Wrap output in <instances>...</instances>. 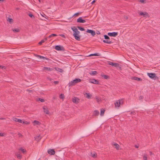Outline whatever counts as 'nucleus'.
Segmentation results:
<instances>
[{"label": "nucleus", "instance_id": "1", "mask_svg": "<svg viewBox=\"0 0 160 160\" xmlns=\"http://www.w3.org/2000/svg\"><path fill=\"white\" fill-rule=\"evenodd\" d=\"M71 28L73 31V35L75 39L78 41L80 40V32L75 27H71Z\"/></svg>", "mask_w": 160, "mask_h": 160}, {"label": "nucleus", "instance_id": "2", "mask_svg": "<svg viewBox=\"0 0 160 160\" xmlns=\"http://www.w3.org/2000/svg\"><path fill=\"white\" fill-rule=\"evenodd\" d=\"M124 100L123 99H120L117 100L114 103L115 107L117 108H118L120 107V105H122L123 104Z\"/></svg>", "mask_w": 160, "mask_h": 160}, {"label": "nucleus", "instance_id": "3", "mask_svg": "<svg viewBox=\"0 0 160 160\" xmlns=\"http://www.w3.org/2000/svg\"><path fill=\"white\" fill-rule=\"evenodd\" d=\"M81 81V80L80 79H76L70 82L68 85L69 87L73 86L75 85L77 83L80 82Z\"/></svg>", "mask_w": 160, "mask_h": 160}, {"label": "nucleus", "instance_id": "4", "mask_svg": "<svg viewBox=\"0 0 160 160\" xmlns=\"http://www.w3.org/2000/svg\"><path fill=\"white\" fill-rule=\"evenodd\" d=\"M139 14L140 16H142L144 17L145 18H148L149 17V15L148 14L145 12H139Z\"/></svg>", "mask_w": 160, "mask_h": 160}, {"label": "nucleus", "instance_id": "5", "mask_svg": "<svg viewBox=\"0 0 160 160\" xmlns=\"http://www.w3.org/2000/svg\"><path fill=\"white\" fill-rule=\"evenodd\" d=\"M83 94L85 97L88 99H91L92 98V95L90 93L84 92L83 93Z\"/></svg>", "mask_w": 160, "mask_h": 160}, {"label": "nucleus", "instance_id": "6", "mask_svg": "<svg viewBox=\"0 0 160 160\" xmlns=\"http://www.w3.org/2000/svg\"><path fill=\"white\" fill-rule=\"evenodd\" d=\"M72 100L73 103L77 104L79 102L80 99L77 97H74L72 98Z\"/></svg>", "mask_w": 160, "mask_h": 160}, {"label": "nucleus", "instance_id": "7", "mask_svg": "<svg viewBox=\"0 0 160 160\" xmlns=\"http://www.w3.org/2000/svg\"><path fill=\"white\" fill-rule=\"evenodd\" d=\"M89 81L90 82L94 84H99V82L97 80L94 79H90L89 80Z\"/></svg>", "mask_w": 160, "mask_h": 160}, {"label": "nucleus", "instance_id": "8", "mask_svg": "<svg viewBox=\"0 0 160 160\" xmlns=\"http://www.w3.org/2000/svg\"><path fill=\"white\" fill-rule=\"evenodd\" d=\"M148 75L151 78L154 79L156 77V74L155 73H148Z\"/></svg>", "mask_w": 160, "mask_h": 160}, {"label": "nucleus", "instance_id": "9", "mask_svg": "<svg viewBox=\"0 0 160 160\" xmlns=\"http://www.w3.org/2000/svg\"><path fill=\"white\" fill-rule=\"evenodd\" d=\"M77 22H78L84 23L86 22V21L83 19L82 17H79L77 19Z\"/></svg>", "mask_w": 160, "mask_h": 160}, {"label": "nucleus", "instance_id": "10", "mask_svg": "<svg viewBox=\"0 0 160 160\" xmlns=\"http://www.w3.org/2000/svg\"><path fill=\"white\" fill-rule=\"evenodd\" d=\"M87 32L91 33L93 36H94L95 35V32L92 30L88 29Z\"/></svg>", "mask_w": 160, "mask_h": 160}, {"label": "nucleus", "instance_id": "11", "mask_svg": "<svg viewBox=\"0 0 160 160\" xmlns=\"http://www.w3.org/2000/svg\"><path fill=\"white\" fill-rule=\"evenodd\" d=\"M108 34L110 36L115 37L117 35L118 33L116 32H109Z\"/></svg>", "mask_w": 160, "mask_h": 160}, {"label": "nucleus", "instance_id": "12", "mask_svg": "<svg viewBox=\"0 0 160 160\" xmlns=\"http://www.w3.org/2000/svg\"><path fill=\"white\" fill-rule=\"evenodd\" d=\"M34 126H38L41 124V123L39 121L37 120H34L32 122Z\"/></svg>", "mask_w": 160, "mask_h": 160}, {"label": "nucleus", "instance_id": "13", "mask_svg": "<svg viewBox=\"0 0 160 160\" xmlns=\"http://www.w3.org/2000/svg\"><path fill=\"white\" fill-rule=\"evenodd\" d=\"M108 63L109 65L114 66L115 67H117L118 66V64L116 63H113L110 61H108Z\"/></svg>", "mask_w": 160, "mask_h": 160}, {"label": "nucleus", "instance_id": "14", "mask_svg": "<svg viewBox=\"0 0 160 160\" xmlns=\"http://www.w3.org/2000/svg\"><path fill=\"white\" fill-rule=\"evenodd\" d=\"M43 111L46 114H49V112L47 108L46 107H44L43 108Z\"/></svg>", "mask_w": 160, "mask_h": 160}, {"label": "nucleus", "instance_id": "15", "mask_svg": "<svg viewBox=\"0 0 160 160\" xmlns=\"http://www.w3.org/2000/svg\"><path fill=\"white\" fill-rule=\"evenodd\" d=\"M19 123L25 125H28L30 124V122H27L25 120H22L21 119H20V121L19 122Z\"/></svg>", "mask_w": 160, "mask_h": 160}, {"label": "nucleus", "instance_id": "16", "mask_svg": "<svg viewBox=\"0 0 160 160\" xmlns=\"http://www.w3.org/2000/svg\"><path fill=\"white\" fill-rule=\"evenodd\" d=\"M36 57L38 58V59H41L43 60H48V58H47L45 57H44L43 56H41L38 55H36Z\"/></svg>", "mask_w": 160, "mask_h": 160}, {"label": "nucleus", "instance_id": "17", "mask_svg": "<svg viewBox=\"0 0 160 160\" xmlns=\"http://www.w3.org/2000/svg\"><path fill=\"white\" fill-rule=\"evenodd\" d=\"M113 145L115 147V148L117 150L121 149L119 145L118 144L116 143H114Z\"/></svg>", "mask_w": 160, "mask_h": 160}, {"label": "nucleus", "instance_id": "18", "mask_svg": "<svg viewBox=\"0 0 160 160\" xmlns=\"http://www.w3.org/2000/svg\"><path fill=\"white\" fill-rule=\"evenodd\" d=\"M48 152L50 155H54L55 153V152L53 149H49L48 150Z\"/></svg>", "mask_w": 160, "mask_h": 160}, {"label": "nucleus", "instance_id": "19", "mask_svg": "<svg viewBox=\"0 0 160 160\" xmlns=\"http://www.w3.org/2000/svg\"><path fill=\"white\" fill-rule=\"evenodd\" d=\"M12 30L14 32H20V29L19 28H14Z\"/></svg>", "mask_w": 160, "mask_h": 160}, {"label": "nucleus", "instance_id": "20", "mask_svg": "<svg viewBox=\"0 0 160 160\" xmlns=\"http://www.w3.org/2000/svg\"><path fill=\"white\" fill-rule=\"evenodd\" d=\"M62 47L60 45H57L55 47V49L58 51H60L62 50Z\"/></svg>", "mask_w": 160, "mask_h": 160}, {"label": "nucleus", "instance_id": "21", "mask_svg": "<svg viewBox=\"0 0 160 160\" xmlns=\"http://www.w3.org/2000/svg\"><path fill=\"white\" fill-rule=\"evenodd\" d=\"M89 74L92 76H94L98 74V72L96 71H91L89 72Z\"/></svg>", "mask_w": 160, "mask_h": 160}, {"label": "nucleus", "instance_id": "22", "mask_svg": "<svg viewBox=\"0 0 160 160\" xmlns=\"http://www.w3.org/2000/svg\"><path fill=\"white\" fill-rule=\"evenodd\" d=\"M131 79L138 81H142V79L140 78L136 77H133Z\"/></svg>", "mask_w": 160, "mask_h": 160}, {"label": "nucleus", "instance_id": "23", "mask_svg": "<svg viewBox=\"0 0 160 160\" xmlns=\"http://www.w3.org/2000/svg\"><path fill=\"white\" fill-rule=\"evenodd\" d=\"M105 111V110L102 108L101 109V111H100V115L101 116H103L104 112Z\"/></svg>", "mask_w": 160, "mask_h": 160}, {"label": "nucleus", "instance_id": "24", "mask_svg": "<svg viewBox=\"0 0 160 160\" xmlns=\"http://www.w3.org/2000/svg\"><path fill=\"white\" fill-rule=\"evenodd\" d=\"M41 138V137L40 135H38L37 136H36L35 137V139L37 141H39L40 139Z\"/></svg>", "mask_w": 160, "mask_h": 160}, {"label": "nucleus", "instance_id": "25", "mask_svg": "<svg viewBox=\"0 0 160 160\" xmlns=\"http://www.w3.org/2000/svg\"><path fill=\"white\" fill-rule=\"evenodd\" d=\"M12 120L15 122H19L20 121V119L17 118H16L13 117L12 118Z\"/></svg>", "mask_w": 160, "mask_h": 160}, {"label": "nucleus", "instance_id": "26", "mask_svg": "<svg viewBox=\"0 0 160 160\" xmlns=\"http://www.w3.org/2000/svg\"><path fill=\"white\" fill-rule=\"evenodd\" d=\"M91 156L94 158H96L97 156V155L96 154V153H91Z\"/></svg>", "mask_w": 160, "mask_h": 160}, {"label": "nucleus", "instance_id": "27", "mask_svg": "<svg viewBox=\"0 0 160 160\" xmlns=\"http://www.w3.org/2000/svg\"><path fill=\"white\" fill-rule=\"evenodd\" d=\"M40 14L44 18H46V19H48V17L45 14H44V13L42 14L41 13H40Z\"/></svg>", "mask_w": 160, "mask_h": 160}, {"label": "nucleus", "instance_id": "28", "mask_svg": "<svg viewBox=\"0 0 160 160\" xmlns=\"http://www.w3.org/2000/svg\"><path fill=\"white\" fill-rule=\"evenodd\" d=\"M37 100L38 101H40L41 102H45V100L41 98H38Z\"/></svg>", "mask_w": 160, "mask_h": 160}, {"label": "nucleus", "instance_id": "29", "mask_svg": "<svg viewBox=\"0 0 160 160\" xmlns=\"http://www.w3.org/2000/svg\"><path fill=\"white\" fill-rule=\"evenodd\" d=\"M103 42L105 43L108 44H110L111 43V41H110L109 40H104Z\"/></svg>", "mask_w": 160, "mask_h": 160}, {"label": "nucleus", "instance_id": "30", "mask_svg": "<svg viewBox=\"0 0 160 160\" xmlns=\"http://www.w3.org/2000/svg\"><path fill=\"white\" fill-rule=\"evenodd\" d=\"M55 70L60 72H63V70L62 69L58 68H55Z\"/></svg>", "mask_w": 160, "mask_h": 160}, {"label": "nucleus", "instance_id": "31", "mask_svg": "<svg viewBox=\"0 0 160 160\" xmlns=\"http://www.w3.org/2000/svg\"><path fill=\"white\" fill-rule=\"evenodd\" d=\"M60 98L63 100L64 98V94H61L60 95Z\"/></svg>", "mask_w": 160, "mask_h": 160}, {"label": "nucleus", "instance_id": "32", "mask_svg": "<svg viewBox=\"0 0 160 160\" xmlns=\"http://www.w3.org/2000/svg\"><path fill=\"white\" fill-rule=\"evenodd\" d=\"M96 101L98 102H100L101 101V99L99 97H96Z\"/></svg>", "mask_w": 160, "mask_h": 160}, {"label": "nucleus", "instance_id": "33", "mask_svg": "<svg viewBox=\"0 0 160 160\" xmlns=\"http://www.w3.org/2000/svg\"><path fill=\"white\" fill-rule=\"evenodd\" d=\"M43 70H48V71H51V69L50 68L47 67H44L43 68Z\"/></svg>", "mask_w": 160, "mask_h": 160}, {"label": "nucleus", "instance_id": "34", "mask_svg": "<svg viewBox=\"0 0 160 160\" xmlns=\"http://www.w3.org/2000/svg\"><path fill=\"white\" fill-rule=\"evenodd\" d=\"M100 55L98 53H95L93 54H91L89 55V56H99Z\"/></svg>", "mask_w": 160, "mask_h": 160}, {"label": "nucleus", "instance_id": "35", "mask_svg": "<svg viewBox=\"0 0 160 160\" xmlns=\"http://www.w3.org/2000/svg\"><path fill=\"white\" fill-rule=\"evenodd\" d=\"M78 28L79 30H80L81 31H83L85 30V29L81 27L78 26Z\"/></svg>", "mask_w": 160, "mask_h": 160}, {"label": "nucleus", "instance_id": "36", "mask_svg": "<svg viewBox=\"0 0 160 160\" xmlns=\"http://www.w3.org/2000/svg\"><path fill=\"white\" fill-rule=\"evenodd\" d=\"M16 155L17 156V158L19 159H20L22 158L21 155L19 153H17L16 154Z\"/></svg>", "mask_w": 160, "mask_h": 160}, {"label": "nucleus", "instance_id": "37", "mask_svg": "<svg viewBox=\"0 0 160 160\" xmlns=\"http://www.w3.org/2000/svg\"><path fill=\"white\" fill-rule=\"evenodd\" d=\"M102 76L105 79H108L109 78L108 76L106 75H102Z\"/></svg>", "mask_w": 160, "mask_h": 160}, {"label": "nucleus", "instance_id": "38", "mask_svg": "<svg viewBox=\"0 0 160 160\" xmlns=\"http://www.w3.org/2000/svg\"><path fill=\"white\" fill-rule=\"evenodd\" d=\"M143 159L144 160H148V157L147 155L145 154L143 156Z\"/></svg>", "mask_w": 160, "mask_h": 160}, {"label": "nucleus", "instance_id": "39", "mask_svg": "<svg viewBox=\"0 0 160 160\" xmlns=\"http://www.w3.org/2000/svg\"><path fill=\"white\" fill-rule=\"evenodd\" d=\"M94 114L95 115H98L99 114V112L98 111H95L94 112Z\"/></svg>", "mask_w": 160, "mask_h": 160}, {"label": "nucleus", "instance_id": "40", "mask_svg": "<svg viewBox=\"0 0 160 160\" xmlns=\"http://www.w3.org/2000/svg\"><path fill=\"white\" fill-rule=\"evenodd\" d=\"M45 42V40H42L40 42L38 43V44L40 45H41L42 43H44Z\"/></svg>", "mask_w": 160, "mask_h": 160}, {"label": "nucleus", "instance_id": "41", "mask_svg": "<svg viewBox=\"0 0 160 160\" xmlns=\"http://www.w3.org/2000/svg\"><path fill=\"white\" fill-rule=\"evenodd\" d=\"M57 36V35L56 34H52L51 35H49L48 36V38H51V37H52V36Z\"/></svg>", "mask_w": 160, "mask_h": 160}, {"label": "nucleus", "instance_id": "42", "mask_svg": "<svg viewBox=\"0 0 160 160\" xmlns=\"http://www.w3.org/2000/svg\"><path fill=\"white\" fill-rule=\"evenodd\" d=\"M20 150L23 153H25L26 152V150L22 148H21L20 149Z\"/></svg>", "mask_w": 160, "mask_h": 160}, {"label": "nucleus", "instance_id": "43", "mask_svg": "<svg viewBox=\"0 0 160 160\" xmlns=\"http://www.w3.org/2000/svg\"><path fill=\"white\" fill-rule=\"evenodd\" d=\"M80 14H81V13H79V12H78V13H76L75 14H74L73 16L78 17Z\"/></svg>", "mask_w": 160, "mask_h": 160}, {"label": "nucleus", "instance_id": "44", "mask_svg": "<svg viewBox=\"0 0 160 160\" xmlns=\"http://www.w3.org/2000/svg\"><path fill=\"white\" fill-rule=\"evenodd\" d=\"M6 135V134L4 133H0V136L3 137Z\"/></svg>", "mask_w": 160, "mask_h": 160}, {"label": "nucleus", "instance_id": "45", "mask_svg": "<svg viewBox=\"0 0 160 160\" xmlns=\"http://www.w3.org/2000/svg\"><path fill=\"white\" fill-rule=\"evenodd\" d=\"M104 37L105 39L109 40V38L106 35H104Z\"/></svg>", "mask_w": 160, "mask_h": 160}, {"label": "nucleus", "instance_id": "46", "mask_svg": "<svg viewBox=\"0 0 160 160\" xmlns=\"http://www.w3.org/2000/svg\"><path fill=\"white\" fill-rule=\"evenodd\" d=\"M8 21L10 22H13V20L12 18H9L8 20Z\"/></svg>", "mask_w": 160, "mask_h": 160}, {"label": "nucleus", "instance_id": "47", "mask_svg": "<svg viewBox=\"0 0 160 160\" xmlns=\"http://www.w3.org/2000/svg\"><path fill=\"white\" fill-rule=\"evenodd\" d=\"M140 2L142 3H145L146 2V1L145 0H141L140 1Z\"/></svg>", "mask_w": 160, "mask_h": 160}, {"label": "nucleus", "instance_id": "48", "mask_svg": "<svg viewBox=\"0 0 160 160\" xmlns=\"http://www.w3.org/2000/svg\"><path fill=\"white\" fill-rule=\"evenodd\" d=\"M28 15L31 18H34V16L32 14H31V13L29 14H28Z\"/></svg>", "mask_w": 160, "mask_h": 160}, {"label": "nucleus", "instance_id": "49", "mask_svg": "<svg viewBox=\"0 0 160 160\" xmlns=\"http://www.w3.org/2000/svg\"><path fill=\"white\" fill-rule=\"evenodd\" d=\"M59 35L62 37L65 38V36L63 34H60Z\"/></svg>", "mask_w": 160, "mask_h": 160}, {"label": "nucleus", "instance_id": "50", "mask_svg": "<svg viewBox=\"0 0 160 160\" xmlns=\"http://www.w3.org/2000/svg\"><path fill=\"white\" fill-rule=\"evenodd\" d=\"M54 83L55 84H57L58 83V81H54Z\"/></svg>", "mask_w": 160, "mask_h": 160}, {"label": "nucleus", "instance_id": "51", "mask_svg": "<svg viewBox=\"0 0 160 160\" xmlns=\"http://www.w3.org/2000/svg\"><path fill=\"white\" fill-rule=\"evenodd\" d=\"M143 99V97L141 96L139 97V99L140 100H142Z\"/></svg>", "mask_w": 160, "mask_h": 160}, {"label": "nucleus", "instance_id": "52", "mask_svg": "<svg viewBox=\"0 0 160 160\" xmlns=\"http://www.w3.org/2000/svg\"><path fill=\"white\" fill-rule=\"evenodd\" d=\"M96 2L95 0L93 1L91 3L92 4H93L94 3H95Z\"/></svg>", "mask_w": 160, "mask_h": 160}, {"label": "nucleus", "instance_id": "53", "mask_svg": "<svg viewBox=\"0 0 160 160\" xmlns=\"http://www.w3.org/2000/svg\"><path fill=\"white\" fill-rule=\"evenodd\" d=\"M18 135H19V137H22V135L21 134H18Z\"/></svg>", "mask_w": 160, "mask_h": 160}, {"label": "nucleus", "instance_id": "54", "mask_svg": "<svg viewBox=\"0 0 160 160\" xmlns=\"http://www.w3.org/2000/svg\"><path fill=\"white\" fill-rule=\"evenodd\" d=\"M43 40H45V41H47V38H45Z\"/></svg>", "mask_w": 160, "mask_h": 160}, {"label": "nucleus", "instance_id": "55", "mask_svg": "<svg viewBox=\"0 0 160 160\" xmlns=\"http://www.w3.org/2000/svg\"><path fill=\"white\" fill-rule=\"evenodd\" d=\"M4 1V0H0V2H3Z\"/></svg>", "mask_w": 160, "mask_h": 160}, {"label": "nucleus", "instance_id": "56", "mask_svg": "<svg viewBox=\"0 0 160 160\" xmlns=\"http://www.w3.org/2000/svg\"><path fill=\"white\" fill-rule=\"evenodd\" d=\"M125 18H126V19H128V17H127V16H126L125 17Z\"/></svg>", "mask_w": 160, "mask_h": 160}, {"label": "nucleus", "instance_id": "57", "mask_svg": "<svg viewBox=\"0 0 160 160\" xmlns=\"http://www.w3.org/2000/svg\"><path fill=\"white\" fill-rule=\"evenodd\" d=\"M4 67H2L1 66H0V68H3Z\"/></svg>", "mask_w": 160, "mask_h": 160}, {"label": "nucleus", "instance_id": "58", "mask_svg": "<svg viewBox=\"0 0 160 160\" xmlns=\"http://www.w3.org/2000/svg\"><path fill=\"white\" fill-rule=\"evenodd\" d=\"M38 0L39 2H41L40 0Z\"/></svg>", "mask_w": 160, "mask_h": 160}, {"label": "nucleus", "instance_id": "59", "mask_svg": "<svg viewBox=\"0 0 160 160\" xmlns=\"http://www.w3.org/2000/svg\"><path fill=\"white\" fill-rule=\"evenodd\" d=\"M1 119H4L3 118H0Z\"/></svg>", "mask_w": 160, "mask_h": 160}, {"label": "nucleus", "instance_id": "60", "mask_svg": "<svg viewBox=\"0 0 160 160\" xmlns=\"http://www.w3.org/2000/svg\"><path fill=\"white\" fill-rule=\"evenodd\" d=\"M29 91H30V92H31V90H29Z\"/></svg>", "mask_w": 160, "mask_h": 160}]
</instances>
